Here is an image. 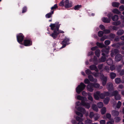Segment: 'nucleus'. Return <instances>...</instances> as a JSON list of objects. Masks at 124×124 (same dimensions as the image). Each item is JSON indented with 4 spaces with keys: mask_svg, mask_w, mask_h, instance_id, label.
Returning <instances> with one entry per match:
<instances>
[{
    "mask_svg": "<svg viewBox=\"0 0 124 124\" xmlns=\"http://www.w3.org/2000/svg\"><path fill=\"white\" fill-rule=\"evenodd\" d=\"M86 86V85L83 83L81 82L80 85L76 88V92L77 93L79 94L81 92L84 90Z\"/></svg>",
    "mask_w": 124,
    "mask_h": 124,
    "instance_id": "obj_4",
    "label": "nucleus"
},
{
    "mask_svg": "<svg viewBox=\"0 0 124 124\" xmlns=\"http://www.w3.org/2000/svg\"><path fill=\"white\" fill-rule=\"evenodd\" d=\"M109 49L110 48L109 47L107 48H104L102 49L101 52L103 53L108 54L109 52Z\"/></svg>",
    "mask_w": 124,
    "mask_h": 124,
    "instance_id": "obj_19",
    "label": "nucleus"
},
{
    "mask_svg": "<svg viewBox=\"0 0 124 124\" xmlns=\"http://www.w3.org/2000/svg\"><path fill=\"white\" fill-rule=\"evenodd\" d=\"M93 87L97 88H98L100 86L99 84L97 83H93Z\"/></svg>",
    "mask_w": 124,
    "mask_h": 124,
    "instance_id": "obj_47",
    "label": "nucleus"
},
{
    "mask_svg": "<svg viewBox=\"0 0 124 124\" xmlns=\"http://www.w3.org/2000/svg\"><path fill=\"white\" fill-rule=\"evenodd\" d=\"M122 58L121 55L118 54L116 55L115 57V60L116 62H119L121 60Z\"/></svg>",
    "mask_w": 124,
    "mask_h": 124,
    "instance_id": "obj_14",
    "label": "nucleus"
},
{
    "mask_svg": "<svg viewBox=\"0 0 124 124\" xmlns=\"http://www.w3.org/2000/svg\"><path fill=\"white\" fill-rule=\"evenodd\" d=\"M99 97L101 99H103L105 97V95L104 93H100L99 94Z\"/></svg>",
    "mask_w": 124,
    "mask_h": 124,
    "instance_id": "obj_46",
    "label": "nucleus"
},
{
    "mask_svg": "<svg viewBox=\"0 0 124 124\" xmlns=\"http://www.w3.org/2000/svg\"><path fill=\"white\" fill-rule=\"evenodd\" d=\"M115 37V35L114 34L111 33L108 35V39H110L111 41L113 40Z\"/></svg>",
    "mask_w": 124,
    "mask_h": 124,
    "instance_id": "obj_20",
    "label": "nucleus"
},
{
    "mask_svg": "<svg viewBox=\"0 0 124 124\" xmlns=\"http://www.w3.org/2000/svg\"><path fill=\"white\" fill-rule=\"evenodd\" d=\"M102 56L101 57L100 59L99 60V61L100 62H105L106 60L105 54L104 53H102Z\"/></svg>",
    "mask_w": 124,
    "mask_h": 124,
    "instance_id": "obj_15",
    "label": "nucleus"
},
{
    "mask_svg": "<svg viewBox=\"0 0 124 124\" xmlns=\"http://www.w3.org/2000/svg\"><path fill=\"white\" fill-rule=\"evenodd\" d=\"M54 28V30H54V32L51 34H50V36H52L54 39H55L57 37V35L58 34V28L56 29H55V28Z\"/></svg>",
    "mask_w": 124,
    "mask_h": 124,
    "instance_id": "obj_8",
    "label": "nucleus"
},
{
    "mask_svg": "<svg viewBox=\"0 0 124 124\" xmlns=\"http://www.w3.org/2000/svg\"><path fill=\"white\" fill-rule=\"evenodd\" d=\"M106 87L108 91H110L113 89V85L112 83L110 82H108L107 83Z\"/></svg>",
    "mask_w": 124,
    "mask_h": 124,
    "instance_id": "obj_10",
    "label": "nucleus"
},
{
    "mask_svg": "<svg viewBox=\"0 0 124 124\" xmlns=\"http://www.w3.org/2000/svg\"><path fill=\"white\" fill-rule=\"evenodd\" d=\"M76 106H75V108L77 109L78 111H79L83 114H85V115L86 116H88V112H86V110L85 109L81 107H78V108L77 107V106H78L80 105L81 103L79 101L77 102L76 103Z\"/></svg>",
    "mask_w": 124,
    "mask_h": 124,
    "instance_id": "obj_3",
    "label": "nucleus"
},
{
    "mask_svg": "<svg viewBox=\"0 0 124 124\" xmlns=\"http://www.w3.org/2000/svg\"><path fill=\"white\" fill-rule=\"evenodd\" d=\"M118 92L117 91H115L112 92V95L115 96L118 95Z\"/></svg>",
    "mask_w": 124,
    "mask_h": 124,
    "instance_id": "obj_50",
    "label": "nucleus"
},
{
    "mask_svg": "<svg viewBox=\"0 0 124 124\" xmlns=\"http://www.w3.org/2000/svg\"><path fill=\"white\" fill-rule=\"evenodd\" d=\"M112 12L113 13L117 14H119L121 13L120 11L117 9H114Z\"/></svg>",
    "mask_w": 124,
    "mask_h": 124,
    "instance_id": "obj_32",
    "label": "nucleus"
},
{
    "mask_svg": "<svg viewBox=\"0 0 124 124\" xmlns=\"http://www.w3.org/2000/svg\"><path fill=\"white\" fill-rule=\"evenodd\" d=\"M111 46L113 47H115L116 48H118L120 47L118 42L116 43H115L111 45Z\"/></svg>",
    "mask_w": 124,
    "mask_h": 124,
    "instance_id": "obj_28",
    "label": "nucleus"
},
{
    "mask_svg": "<svg viewBox=\"0 0 124 124\" xmlns=\"http://www.w3.org/2000/svg\"><path fill=\"white\" fill-rule=\"evenodd\" d=\"M92 108L93 110L94 111L96 112L98 111V109L96 105L95 104L93 105H92Z\"/></svg>",
    "mask_w": 124,
    "mask_h": 124,
    "instance_id": "obj_34",
    "label": "nucleus"
},
{
    "mask_svg": "<svg viewBox=\"0 0 124 124\" xmlns=\"http://www.w3.org/2000/svg\"><path fill=\"white\" fill-rule=\"evenodd\" d=\"M88 78L89 80L91 82L94 81V78L93 76L91 75H89L88 76Z\"/></svg>",
    "mask_w": 124,
    "mask_h": 124,
    "instance_id": "obj_42",
    "label": "nucleus"
},
{
    "mask_svg": "<svg viewBox=\"0 0 124 124\" xmlns=\"http://www.w3.org/2000/svg\"><path fill=\"white\" fill-rule=\"evenodd\" d=\"M84 82L85 84H88L90 83L89 80L87 78H85V79Z\"/></svg>",
    "mask_w": 124,
    "mask_h": 124,
    "instance_id": "obj_59",
    "label": "nucleus"
},
{
    "mask_svg": "<svg viewBox=\"0 0 124 124\" xmlns=\"http://www.w3.org/2000/svg\"><path fill=\"white\" fill-rule=\"evenodd\" d=\"M32 42L30 39L24 40V45L26 46H30L32 45Z\"/></svg>",
    "mask_w": 124,
    "mask_h": 124,
    "instance_id": "obj_7",
    "label": "nucleus"
},
{
    "mask_svg": "<svg viewBox=\"0 0 124 124\" xmlns=\"http://www.w3.org/2000/svg\"><path fill=\"white\" fill-rule=\"evenodd\" d=\"M104 32L103 31H100L98 32V36L100 37H102L103 35Z\"/></svg>",
    "mask_w": 124,
    "mask_h": 124,
    "instance_id": "obj_43",
    "label": "nucleus"
},
{
    "mask_svg": "<svg viewBox=\"0 0 124 124\" xmlns=\"http://www.w3.org/2000/svg\"><path fill=\"white\" fill-rule=\"evenodd\" d=\"M97 105L98 108H100L102 107L103 106V103L101 102H100L98 103Z\"/></svg>",
    "mask_w": 124,
    "mask_h": 124,
    "instance_id": "obj_39",
    "label": "nucleus"
},
{
    "mask_svg": "<svg viewBox=\"0 0 124 124\" xmlns=\"http://www.w3.org/2000/svg\"><path fill=\"white\" fill-rule=\"evenodd\" d=\"M121 104V102L120 101H118L116 105V108H119L120 107Z\"/></svg>",
    "mask_w": 124,
    "mask_h": 124,
    "instance_id": "obj_51",
    "label": "nucleus"
},
{
    "mask_svg": "<svg viewBox=\"0 0 124 124\" xmlns=\"http://www.w3.org/2000/svg\"><path fill=\"white\" fill-rule=\"evenodd\" d=\"M112 19L113 21H116L118 19V16L117 15H115L112 17Z\"/></svg>",
    "mask_w": 124,
    "mask_h": 124,
    "instance_id": "obj_24",
    "label": "nucleus"
},
{
    "mask_svg": "<svg viewBox=\"0 0 124 124\" xmlns=\"http://www.w3.org/2000/svg\"><path fill=\"white\" fill-rule=\"evenodd\" d=\"M110 98L109 97H107L104 100V102L105 104H107L109 101Z\"/></svg>",
    "mask_w": 124,
    "mask_h": 124,
    "instance_id": "obj_29",
    "label": "nucleus"
},
{
    "mask_svg": "<svg viewBox=\"0 0 124 124\" xmlns=\"http://www.w3.org/2000/svg\"><path fill=\"white\" fill-rule=\"evenodd\" d=\"M85 71L86 74L87 75L92 74V73H93L90 70L88 69L86 70Z\"/></svg>",
    "mask_w": 124,
    "mask_h": 124,
    "instance_id": "obj_41",
    "label": "nucleus"
},
{
    "mask_svg": "<svg viewBox=\"0 0 124 124\" xmlns=\"http://www.w3.org/2000/svg\"><path fill=\"white\" fill-rule=\"evenodd\" d=\"M115 99L116 100H120L121 99V96L120 95L118 94L115 96Z\"/></svg>",
    "mask_w": 124,
    "mask_h": 124,
    "instance_id": "obj_49",
    "label": "nucleus"
},
{
    "mask_svg": "<svg viewBox=\"0 0 124 124\" xmlns=\"http://www.w3.org/2000/svg\"><path fill=\"white\" fill-rule=\"evenodd\" d=\"M110 43V41L109 40H106L104 42V43L106 45H109Z\"/></svg>",
    "mask_w": 124,
    "mask_h": 124,
    "instance_id": "obj_56",
    "label": "nucleus"
},
{
    "mask_svg": "<svg viewBox=\"0 0 124 124\" xmlns=\"http://www.w3.org/2000/svg\"><path fill=\"white\" fill-rule=\"evenodd\" d=\"M121 22L120 21H119L116 22H113L112 24L115 25H118L120 24Z\"/></svg>",
    "mask_w": 124,
    "mask_h": 124,
    "instance_id": "obj_40",
    "label": "nucleus"
},
{
    "mask_svg": "<svg viewBox=\"0 0 124 124\" xmlns=\"http://www.w3.org/2000/svg\"><path fill=\"white\" fill-rule=\"evenodd\" d=\"M65 7V8H68L72 6V4L69 3V0H66L64 2Z\"/></svg>",
    "mask_w": 124,
    "mask_h": 124,
    "instance_id": "obj_12",
    "label": "nucleus"
},
{
    "mask_svg": "<svg viewBox=\"0 0 124 124\" xmlns=\"http://www.w3.org/2000/svg\"><path fill=\"white\" fill-rule=\"evenodd\" d=\"M100 92L99 91H97L94 93V99L96 100H98L99 99V94Z\"/></svg>",
    "mask_w": 124,
    "mask_h": 124,
    "instance_id": "obj_13",
    "label": "nucleus"
},
{
    "mask_svg": "<svg viewBox=\"0 0 124 124\" xmlns=\"http://www.w3.org/2000/svg\"><path fill=\"white\" fill-rule=\"evenodd\" d=\"M121 79L119 78H117L115 79V82L117 84H119L121 82Z\"/></svg>",
    "mask_w": 124,
    "mask_h": 124,
    "instance_id": "obj_37",
    "label": "nucleus"
},
{
    "mask_svg": "<svg viewBox=\"0 0 124 124\" xmlns=\"http://www.w3.org/2000/svg\"><path fill=\"white\" fill-rule=\"evenodd\" d=\"M94 115L95 114H94L92 112H91L90 113L89 116L92 119L93 116H94Z\"/></svg>",
    "mask_w": 124,
    "mask_h": 124,
    "instance_id": "obj_58",
    "label": "nucleus"
},
{
    "mask_svg": "<svg viewBox=\"0 0 124 124\" xmlns=\"http://www.w3.org/2000/svg\"><path fill=\"white\" fill-rule=\"evenodd\" d=\"M119 5L120 3L119 2H114L112 3V6L113 7L118 8Z\"/></svg>",
    "mask_w": 124,
    "mask_h": 124,
    "instance_id": "obj_25",
    "label": "nucleus"
},
{
    "mask_svg": "<svg viewBox=\"0 0 124 124\" xmlns=\"http://www.w3.org/2000/svg\"><path fill=\"white\" fill-rule=\"evenodd\" d=\"M58 8V6L57 4H55L53 7H52L51 8V10H54V9H55L56 8Z\"/></svg>",
    "mask_w": 124,
    "mask_h": 124,
    "instance_id": "obj_52",
    "label": "nucleus"
},
{
    "mask_svg": "<svg viewBox=\"0 0 124 124\" xmlns=\"http://www.w3.org/2000/svg\"><path fill=\"white\" fill-rule=\"evenodd\" d=\"M107 64L109 65H110L113 63V62L112 59L111 58L108 59L107 62Z\"/></svg>",
    "mask_w": 124,
    "mask_h": 124,
    "instance_id": "obj_33",
    "label": "nucleus"
},
{
    "mask_svg": "<svg viewBox=\"0 0 124 124\" xmlns=\"http://www.w3.org/2000/svg\"><path fill=\"white\" fill-rule=\"evenodd\" d=\"M104 69L106 71L108 72H109V67L107 66H105Z\"/></svg>",
    "mask_w": 124,
    "mask_h": 124,
    "instance_id": "obj_54",
    "label": "nucleus"
},
{
    "mask_svg": "<svg viewBox=\"0 0 124 124\" xmlns=\"http://www.w3.org/2000/svg\"><path fill=\"white\" fill-rule=\"evenodd\" d=\"M88 99L91 101H93V98L92 96V94L91 93H88Z\"/></svg>",
    "mask_w": 124,
    "mask_h": 124,
    "instance_id": "obj_30",
    "label": "nucleus"
},
{
    "mask_svg": "<svg viewBox=\"0 0 124 124\" xmlns=\"http://www.w3.org/2000/svg\"><path fill=\"white\" fill-rule=\"evenodd\" d=\"M99 73L98 72H93L92 73V74L95 77H99Z\"/></svg>",
    "mask_w": 124,
    "mask_h": 124,
    "instance_id": "obj_48",
    "label": "nucleus"
},
{
    "mask_svg": "<svg viewBox=\"0 0 124 124\" xmlns=\"http://www.w3.org/2000/svg\"><path fill=\"white\" fill-rule=\"evenodd\" d=\"M24 36L22 33H20L17 36V41L20 44H22V42L24 39Z\"/></svg>",
    "mask_w": 124,
    "mask_h": 124,
    "instance_id": "obj_6",
    "label": "nucleus"
},
{
    "mask_svg": "<svg viewBox=\"0 0 124 124\" xmlns=\"http://www.w3.org/2000/svg\"><path fill=\"white\" fill-rule=\"evenodd\" d=\"M114 122L113 119L109 120V121L107 123V124H113Z\"/></svg>",
    "mask_w": 124,
    "mask_h": 124,
    "instance_id": "obj_44",
    "label": "nucleus"
},
{
    "mask_svg": "<svg viewBox=\"0 0 124 124\" xmlns=\"http://www.w3.org/2000/svg\"><path fill=\"white\" fill-rule=\"evenodd\" d=\"M101 112L102 114H104L106 112V108L105 107H104L101 109Z\"/></svg>",
    "mask_w": 124,
    "mask_h": 124,
    "instance_id": "obj_38",
    "label": "nucleus"
},
{
    "mask_svg": "<svg viewBox=\"0 0 124 124\" xmlns=\"http://www.w3.org/2000/svg\"><path fill=\"white\" fill-rule=\"evenodd\" d=\"M96 44L99 47L102 48L105 47V46L102 43H100L97 42L96 43Z\"/></svg>",
    "mask_w": 124,
    "mask_h": 124,
    "instance_id": "obj_21",
    "label": "nucleus"
},
{
    "mask_svg": "<svg viewBox=\"0 0 124 124\" xmlns=\"http://www.w3.org/2000/svg\"><path fill=\"white\" fill-rule=\"evenodd\" d=\"M70 39L69 38L67 37H65L63 40L61 44L62 45V46L60 48L62 49L65 47L66 45L69 44V41Z\"/></svg>",
    "mask_w": 124,
    "mask_h": 124,
    "instance_id": "obj_5",
    "label": "nucleus"
},
{
    "mask_svg": "<svg viewBox=\"0 0 124 124\" xmlns=\"http://www.w3.org/2000/svg\"><path fill=\"white\" fill-rule=\"evenodd\" d=\"M100 51L99 49L96 50L95 52V54L97 56L99 57L100 56Z\"/></svg>",
    "mask_w": 124,
    "mask_h": 124,
    "instance_id": "obj_35",
    "label": "nucleus"
},
{
    "mask_svg": "<svg viewBox=\"0 0 124 124\" xmlns=\"http://www.w3.org/2000/svg\"><path fill=\"white\" fill-rule=\"evenodd\" d=\"M90 69L92 70H95L96 71L98 72V70L97 69L96 65H91L89 66Z\"/></svg>",
    "mask_w": 124,
    "mask_h": 124,
    "instance_id": "obj_11",
    "label": "nucleus"
},
{
    "mask_svg": "<svg viewBox=\"0 0 124 124\" xmlns=\"http://www.w3.org/2000/svg\"><path fill=\"white\" fill-rule=\"evenodd\" d=\"M120 118L119 117H116L115 118V121L116 122H119L120 120Z\"/></svg>",
    "mask_w": 124,
    "mask_h": 124,
    "instance_id": "obj_64",
    "label": "nucleus"
},
{
    "mask_svg": "<svg viewBox=\"0 0 124 124\" xmlns=\"http://www.w3.org/2000/svg\"><path fill=\"white\" fill-rule=\"evenodd\" d=\"M92 122V121L90 119H88L85 121V123L86 124H90Z\"/></svg>",
    "mask_w": 124,
    "mask_h": 124,
    "instance_id": "obj_57",
    "label": "nucleus"
},
{
    "mask_svg": "<svg viewBox=\"0 0 124 124\" xmlns=\"http://www.w3.org/2000/svg\"><path fill=\"white\" fill-rule=\"evenodd\" d=\"M102 21L104 22L108 23L110 22V19L105 17L102 18Z\"/></svg>",
    "mask_w": 124,
    "mask_h": 124,
    "instance_id": "obj_23",
    "label": "nucleus"
},
{
    "mask_svg": "<svg viewBox=\"0 0 124 124\" xmlns=\"http://www.w3.org/2000/svg\"><path fill=\"white\" fill-rule=\"evenodd\" d=\"M119 9L120 11L124 10V5H122L120 6L119 7Z\"/></svg>",
    "mask_w": 124,
    "mask_h": 124,
    "instance_id": "obj_60",
    "label": "nucleus"
},
{
    "mask_svg": "<svg viewBox=\"0 0 124 124\" xmlns=\"http://www.w3.org/2000/svg\"><path fill=\"white\" fill-rule=\"evenodd\" d=\"M54 10H51V12L46 14L45 15V17L46 18H49L52 17V15L54 13Z\"/></svg>",
    "mask_w": 124,
    "mask_h": 124,
    "instance_id": "obj_16",
    "label": "nucleus"
},
{
    "mask_svg": "<svg viewBox=\"0 0 124 124\" xmlns=\"http://www.w3.org/2000/svg\"><path fill=\"white\" fill-rule=\"evenodd\" d=\"M111 113L112 116H116L119 115V112L118 111L116 110H113L112 111Z\"/></svg>",
    "mask_w": 124,
    "mask_h": 124,
    "instance_id": "obj_18",
    "label": "nucleus"
},
{
    "mask_svg": "<svg viewBox=\"0 0 124 124\" xmlns=\"http://www.w3.org/2000/svg\"><path fill=\"white\" fill-rule=\"evenodd\" d=\"M124 31L122 29H120L117 32V34L118 35H121L123 33Z\"/></svg>",
    "mask_w": 124,
    "mask_h": 124,
    "instance_id": "obj_31",
    "label": "nucleus"
},
{
    "mask_svg": "<svg viewBox=\"0 0 124 124\" xmlns=\"http://www.w3.org/2000/svg\"><path fill=\"white\" fill-rule=\"evenodd\" d=\"M87 90L91 92H92L94 90L93 83H90L88 84L86 87Z\"/></svg>",
    "mask_w": 124,
    "mask_h": 124,
    "instance_id": "obj_9",
    "label": "nucleus"
},
{
    "mask_svg": "<svg viewBox=\"0 0 124 124\" xmlns=\"http://www.w3.org/2000/svg\"><path fill=\"white\" fill-rule=\"evenodd\" d=\"M77 98L78 100H81V105L85 107L86 108L89 109L90 107V103L85 102L84 101H85L87 99L86 97L78 95L77 96Z\"/></svg>",
    "mask_w": 124,
    "mask_h": 124,
    "instance_id": "obj_1",
    "label": "nucleus"
},
{
    "mask_svg": "<svg viewBox=\"0 0 124 124\" xmlns=\"http://www.w3.org/2000/svg\"><path fill=\"white\" fill-rule=\"evenodd\" d=\"M103 31L105 34H108L110 33V30L108 29H105L103 30Z\"/></svg>",
    "mask_w": 124,
    "mask_h": 124,
    "instance_id": "obj_55",
    "label": "nucleus"
},
{
    "mask_svg": "<svg viewBox=\"0 0 124 124\" xmlns=\"http://www.w3.org/2000/svg\"><path fill=\"white\" fill-rule=\"evenodd\" d=\"M60 24H59V22H56L55 23H51L50 25L49 26L51 27V30H54L55 28V29H57L58 27V34L59 33H64V32L61 30H59V28L60 27Z\"/></svg>",
    "mask_w": 124,
    "mask_h": 124,
    "instance_id": "obj_2",
    "label": "nucleus"
},
{
    "mask_svg": "<svg viewBox=\"0 0 124 124\" xmlns=\"http://www.w3.org/2000/svg\"><path fill=\"white\" fill-rule=\"evenodd\" d=\"M101 75L100 77L102 81H107V77H104L103 74L100 73Z\"/></svg>",
    "mask_w": 124,
    "mask_h": 124,
    "instance_id": "obj_17",
    "label": "nucleus"
},
{
    "mask_svg": "<svg viewBox=\"0 0 124 124\" xmlns=\"http://www.w3.org/2000/svg\"><path fill=\"white\" fill-rule=\"evenodd\" d=\"M75 113L78 116H80L81 117H82L83 116V114L80 112L77 111H76L75 112Z\"/></svg>",
    "mask_w": 124,
    "mask_h": 124,
    "instance_id": "obj_53",
    "label": "nucleus"
},
{
    "mask_svg": "<svg viewBox=\"0 0 124 124\" xmlns=\"http://www.w3.org/2000/svg\"><path fill=\"white\" fill-rule=\"evenodd\" d=\"M115 67L114 65H113L110 66V69L112 71L113 70L115 69Z\"/></svg>",
    "mask_w": 124,
    "mask_h": 124,
    "instance_id": "obj_63",
    "label": "nucleus"
},
{
    "mask_svg": "<svg viewBox=\"0 0 124 124\" xmlns=\"http://www.w3.org/2000/svg\"><path fill=\"white\" fill-rule=\"evenodd\" d=\"M121 70L119 69L118 68L117 69V70L118 72L119 73V75L120 76H122L124 75V69H122L121 71Z\"/></svg>",
    "mask_w": 124,
    "mask_h": 124,
    "instance_id": "obj_27",
    "label": "nucleus"
},
{
    "mask_svg": "<svg viewBox=\"0 0 124 124\" xmlns=\"http://www.w3.org/2000/svg\"><path fill=\"white\" fill-rule=\"evenodd\" d=\"M81 5H77L74 6V9L75 10H78L82 7Z\"/></svg>",
    "mask_w": 124,
    "mask_h": 124,
    "instance_id": "obj_36",
    "label": "nucleus"
},
{
    "mask_svg": "<svg viewBox=\"0 0 124 124\" xmlns=\"http://www.w3.org/2000/svg\"><path fill=\"white\" fill-rule=\"evenodd\" d=\"M116 74L113 72H111L110 73V76L111 78L112 79H114L116 77Z\"/></svg>",
    "mask_w": 124,
    "mask_h": 124,
    "instance_id": "obj_22",
    "label": "nucleus"
},
{
    "mask_svg": "<svg viewBox=\"0 0 124 124\" xmlns=\"http://www.w3.org/2000/svg\"><path fill=\"white\" fill-rule=\"evenodd\" d=\"M94 116L95 120H97L99 118L100 116L99 115L97 114H95Z\"/></svg>",
    "mask_w": 124,
    "mask_h": 124,
    "instance_id": "obj_45",
    "label": "nucleus"
},
{
    "mask_svg": "<svg viewBox=\"0 0 124 124\" xmlns=\"http://www.w3.org/2000/svg\"><path fill=\"white\" fill-rule=\"evenodd\" d=\"M93 62H94V64L96 65H97L98 63V60L96 56H94Z\"/></svg>",
    "mask_w": 124,
    "mask_h": 124,
    "instance_id": "obj_26",
    "label": "nucleus"
},
{
    "mask_svg": "<svg viewBox=\"0 0 124 124\" xmlns=\"http://www.w3.org/2000/svg\"><path fill=\"white\" fill-rule=\"evenodd\" d=\"M76 119L77 121H79V122L82 121V119L78 116H77L76 118Z\"/></svg>",
    "mask_w": 124,
    "mask_h": 124,
    "instance_id": "obj_61",
    "label": "nucleus"
},
{
    "mask_svg": "<svg viewBox=\"0 0 124 124\" xmlns=\"http://www.w3.org/2000/svg\"><path fill=\"white\" fill-rule=\"evenodd\" d=\"M100 28L102 30H104L105 29V27L103 25H100L99 26Z\"/></svg>",
    "mask_w": 124,
    "mask_h": 124,
    "instance_id": "obj_62",
    "label": "nucleus"
}]
</instances>
